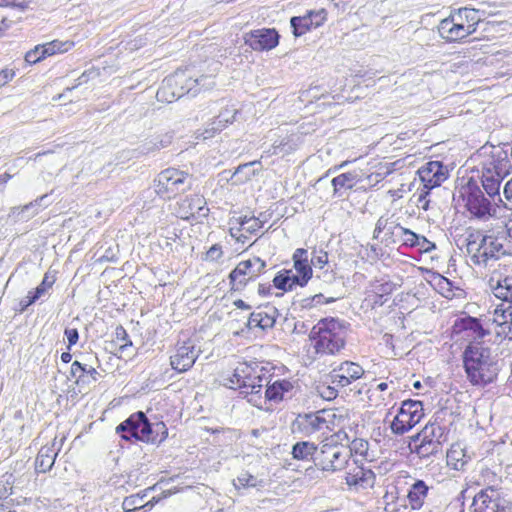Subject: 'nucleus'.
Segmentation results:
<instances>
[{"mask_svg":"<svg viewBox=\"0 0 512 512\" xmlns=\"http://www.w3.org/2000/svg\"><path fill=\"white\" fill-rule=\"evenodd\" d=\"M256 163V161H253L239 165L232 176L234 183H244L246 181H249L255 175L253 166Z\"/></svg>","mask_w":512,"mask_h":512,"instance_id":"35","label":"nucleus"},{"mask_svg":"<svg viewBox=\"0 0 512 512\" xmlns=\"http://www.w3.org/2000/svg\"><path fill=\"white\" fill-rule=\"evenodd\" d=\"M179 218L184 220H200L208 215L209 208L206 206V200L203 196L195 194L187 196L178 202L175 209Z\"/></svg>","mask_w":512,"mask_h":512,"instance_id":"18","label":"nucleus"},{"mask_svg":"<svg viewBox=\"0 0 512 512\" xmlns=\"http://www.w3.org/2000/svg\"><path fill=\"white\" fill-rule=\"evenodd\" d=\"M419 179L426 189H433L441 185L446 179L444 166L440 161H430L418 170Z\"/></svg>","mask_w":512,"mask_h":512,"instance_id":"21","label":"nucleus"},{"mask_svg":"<svg viewBox=\"0 0 512 512\" xmlns=\"http://www.w3.org/2000/svg\"><path fill=\"white\" fill-rule=\"evenodd\" d=\"M157 142L154 140V138L145 141L140 147H139V153L140 154H149L151 152L159 150L158 147L155 146Z\"/></svg>","mask_w":512,"mask_h":512,"instance_id":"58","label":"nucleus"},{"mask_svg":"<svg viewBox=\"0 0 512 512\" xmlns=\"http://www.w3.org/2000/svg\"><path fill=\"white\" fill-rule=\"evenodd\" d=\"M15 76V72L12 69H3L0 71V87L6 85Z\"/></svg>","mask_w":512,"mask_h":512,"instance_id":"62","label":"nucleus"},{"mask_svg":"<svg viewBox=\"0 0 512 512\" xmlns=\"http://www.w3.org/2000/svg\"><path fill=\"white\" fill-rule=\"evenodd\" d=\"M317 446L313 442L300 441L293 445L292 455L296 460L313 461L315 463V456L318 453Z\"/></svg>","mask_w":512,"mask_h":512,"instance_id":"29","label":"nucleus"},{"mask_svg":"<svg viewBox=\"0 0 512 512\" xmlns=\"http://www.w3.org/2000/svg\"><path fill=\"white\" fill-rule=\"evenodd\" d=\"M352 456L348 446L338 443H324L315 456V466L322 471L336 472L344 469Z\"/></svg>","mask_w":512,"mask_h":512,"instance_id":"7","label":"nucleus"},{"mask_svg":"<svg viewBox=\"0 0 512 512\" xmlns=\"http://www.w3.org/2000/svg\"><path fill=\"white\" fill-rule=\"evenodd\" d=\"M422 417V404L419 401H404L397 415L390 423L393 434L403 435L419 423Z\"/></svg>","mask_w":512,"mask_h":512,"instance_id":"11","label":"nucleus"},{"mask_svg":"<svg viewBox=\"0 0 512 512\" xmlns=\"http://www.w3.org/2000/svg\"><path fill=\"white\" fill-rule=\"evenodd\" d=\"M98 375L99 373L94 367L74 361L71 365L69 379H74L77 386L84 387L96 382Z\"/></svg>","mask_w":512,"mask_h":512,"instance_id":"22","label":"nucleus"},{"mask_svg":"<svg viewBox=\"0 0 512 512\" xmlns=\"http://www.w3.org/2000/svg\"><path fill=\"white\" fill-rule=\"evenodd\" d=\"M510 161L507 154L503 151L493 153L482 165V186L487 195L495 200L497 197L502 202L500 196V186L504 177L508 174Z\"/></svg>","mask_w":512,"mask_h":512,"instance_id":"6","label":"nucleus"},{"mask_svg":"<svg viewBox=\"0 0 512 512\" xmlns=\"http://www.w3.org/2000/svg\"><path fill=\"white\" fill-rule=\"evenodd\" d=\"M395 229L400 231V237L404 245L416 247V243L419 241L420 235L400 225H395Z\"/></svg>","mask_w":512,"mask_h":512,"instance_id":"39","label":"nucleus"},{"mask_svg":"<svg viewBox=\"0 0 512 512\" xmlns=\"http://www.w3.org/2000/svg\"><path fill=\"white\" fill-rule=\"evenodd\" d=\"M12 475H4L0 478V499L7 498L12 494Z\"/></svg>","mask_w":512,"mask_h":512,"instance_id":"46","label":"nucleus"},{"mask_svg":"<svg viewBox=\"0 0 512 512\" xmlns=\"http://www.w3.org/2000/svg\"><path fill=\"white\" fill-rule=\"evenodd\" d=\"M463 195L467 210L478 219H486L492 215L493 207L489 198L485 197L475 181H468Z\"/></svg>","mask_w":512,"mask_h":512,"instance_id":"13","label":"nucleus"},{"mask_svg":"<svg viewBox=\"0 0 512 512\" xmlns=\"http://www.w3.org/2000/svg\"><path fill=\"white\" fill-rule=\"evenodd\" d=\"M260 310L252 312L248 318L247 326L249 329L260 328L261 329Z\"/></svg>","mask_w":512,"mask_h":512,"instance_id":"59","label":"nucleus"},{"mask_svg":"<svg viewBox=\"0 0 512 512\" xmlns=\"http://www.w3.org/2000/svg\"><path fill=\"white\" fill-rule=\"evenodd\" d=\"M437 29L440 37L447 42H457L472 34L469 25L463 22V17L456 10L441 20Z\"/></svg>","mask_w":512,"mask_h":512,"instance_id":"14","label":"nucleus"},{"mask_svg":"<svg viewBox=\"0 0 512 512\" xmlns=\"http://www.w3.org/2000/svg\"><path fill=\"white\" fill-rule=\"evenodd\" d=\"M116 433L126 441L132 438L147 443H155L157 441L156 436H154L152 424L142 411L133 413L125 421L120 423L116 427Z\"/></svg>","mask_w":512,"mask_h":512,"instance_id":"8","label":"nucleus"},{"mask_svg":"<svg viewBox=\"0 0 512 512\" xmlns=\"http://www.w3.org/2000/svg\"><path fill=\"white\" fill-rule=\"evenodd\" d=\"M152 429L154 430V436H156L157 439L156 442L163 441L168 435L166 426L163 422H158L152 425Z\"/></svg>","mask_w":512,"mask_h":512,"instance_id":"55","label":"nucleus"},{"mask_svg":"<svg viewBox=\"0 0 512 512\" xmlns=\"http://www.w3.org/2000/svg\"><path fill=\"white\" fill-rule=\"evenodd\" d=\"M233 485L236 489L240 488H262L265 486V480L252 475L248 471H242L235 480Z\"/></svg>","mask_w":512,"mask_h":512,"instance_id":"32","label":"nucleus"},{"mask_svg":"<svg viewBox=\"0 0 512 512\" xmlns=\"http://www.w3.org/2000/svg\"><path fill=\"white\" fill-rule=\"evenodd\" d=\"M312 18L314 28L320 27L327 19V11L325 9L308 11Z\"/></svg>","mask_w":512,"mask_h":512,"instance_id":"48","label":"nucleus"},{"mask_svg":"<svg viewBox=\"0 0 512 512\" xmlns=\"http://www.w3.org/2000/svg\"><path fill=\"white\" fill-rule=\"evenodd\" d=\"M264 222L265 221L262 220L260 217H255L254 219H252V222H250V224H247L246 226H244L243 230H245L251 234L255 233L263 226Z\"/></svg>","mask_w":512,"mask_h":512,"instance_id":"60","label":"nucleus"},{"mask_svg":"<svg viewBox=\"0 0 512 512\" xmlns=\"http://www.w3.org/2000/svg\"><path fill=\"white\" fill-rule=\"evenodd\" d=\"M169 84L174 83L180 87V91L176 94L173 92V96L180 98L185 94H189L192 97L196 96L201 91L210 90L215 86V81L211 75H201L199 77H186L184 72H175V74L167 79Z\"/></svg>","mask_w":512,"mask_h":512,"instance_id":"12","label":"nucleus"},{"mask_svg":"<svg viewBox=\"0 0 512 512\" xmlns=\"http://www.w3.org/2000/svg\"><path fill=\"white\" fill-rule=\"evenodd\" d=\"M340 386L332 385H321L318 387L319 395L325 400H333L338 395V389Z\"/></svg>","mask_w":512,"mask_h":512,"instance_id":"44","label":"nucleus"},{"mask_svg":"<svg viewBox=\"0 0 512 512\" xmlns=\"http://www.w3.org/2000/svg\"><path fill=\"white\" fill-rule=\"evenodd\" d=\"M491 325H494L493 333L496 336L512 340V327L506 319L502 318V320H499V318H495Z\"/></svg>","mask_w":512,"mask_h":512,"instance_id":"38","label":"nucleus"},{"mask_svg":"<svg viewBox=\"0 0 512 512\" xmlns=\"http://www.w3.org/2000/svg\"><path fill=\"white\" fill-rule=\"evenodd\" d=\"M139 502H141V499L136 496L126 497L122 503V507L126 512H130L143 507L142 505L138 506Z\"/></svg>","mask_w":512,"mask_h":512,"instance_id":"53","label":"nucleus"},{"mask_svg":"<svg viewBox=\"0 0 512 512\" xmlns=\"http://www.w3.org/2000/svg\"><path fill=\"white\" fill-rule=\"evenodd\" d=\"M348 329L349 323L338 318L319 320L309 333L315 359L339 354L345 348Z\"/></svg>","mask_w":512,"mask_h":512,"instance_id":"2","label":"nucleus"},{"mask_svg":"<svg viewBox=\"0 0 512 512\" xmlns=\"http://www.w3.org/2000/svg\"><path fill=\"white\" fill-rule=\"evenodd\" d=\"M412 441L419 442L418 445H415V448L412 451L416 453L420 458H429L431 456H436L442 452V444H440V442H430L428 440Z\"/></svg>","mask_w":512,"mask_h":512,"instance_id":"31","label":"nucleus"},{"mask_svg":"<svg viewBox=\"0 0 512 512\" xmlns=\"http://www.w3.org/2000/svg\"><path fill=\"white\" fill-rule=\"evenodd\" d=\"M489 287L496 298L508 302V307L512 308V276H493L489 279Z\"/></svg>","mask_w":512,"mask_h":512,"instance_id":"24","label":"nucleus"},{"mask_svg":"<svg viewBox=\"0 0 512 512\" xmlns=\"http://www.w3.org/2000/svg\"><path fill=\"white\" fill-rule=\"evenodd\" d=\"M311 266L315 269H324L328 264V254L325 251L320 250L319 252L313 251L310 259Z\"/></svg>","mask_w":512,"mask_h":512,"instance_id":"42","label":"nucleus"},{"mask_svg":"<svg viewBox=\"0 0 512 512\" xmlns=\"http://www.w3.org/2000/svg\"><path fill=\"white\" fill-rule=\"evenodd\" d=\"M356 175L351 172L343 173L332 179V186L334 188V194L340 189H352L355 184Z\"/></svg>","mask_w":512,"mask_h":512,"instance_id":"36","label":"nucleus"},{"mask_svg":"<svg viewBox=\"0 0 512 512\" xmlns=\"http://www.w3.org/2000/svg\"><path fill=\"white\" fill-rule=\"evenodd\" d=\"M39 298L40 297L34 291H30L28 295L20 301L22 310L35 303Z\"/></svg>","mask_w":512,"mask_h":512,"instance_id":"63","label":"nucleus"},{"mask_svg":"<svg viewBox=\"0 0 512 512\" xmlns=\"http://www.w3.org/2000/svg\"><path fill=\"white\" fill-rule=\"evenodd\" d=\"M461 322L462 329L468 333V337L473 338L472 341H482L484 337L492 334L490 321L485 320L484 323H482L478 318L468 316L462 319Z\"/></svg>","mask_w":512,"mask_h":512,"instance_id":"23","label":"nucleus"},{"mask_svg":"<svg viewBox=\"0 0 512 512\" xmlns=\"http://www.w3.org/2000/svg\"><path fill=\"white\" fill-rule=\"evenodd\" d=\"M262 397H264V403L269 401H280L284 398L286 393H289L293 389V384L288 380H275L270 384L268 379L264 384Z\"/></svg>","mask_w":512,"mask_h":512,"instance_id":"25","label":"nucleus"},{"mask_svg":"<svg viewBox=\"0 0 512 512\" xmlns=\"http://www.w3.org/2000/svg\"><path fill=\"white\" fill-rule=\"evenodd\" d=\"M293 34L296 37L304 35L306 32L314 28L312 18L307 12L304 16H294L290 19Z\"/></svg>","mask_w":512,"mask_h":512,"instance_id":"33","label":"nucleus"},{"mask_svg":"<svg viewBox=\"0 0 512 512\" xmlns=\"http://www.w3.org/2000/svg\"><path fill=\"white\" fill-rule=\"evenodd\" d=\"M503 194L506 201L512 205V178L505 184Z\"/></svg>","mask_w":512,"mask_h":512,"instance_id":"64","label":"nucleus"},{"mask_svg":"<svg viewBox=\"0 0 512 512\" xmlns=\"http://www.w3.org/2000/svg\"><path fill=\"white\" fill-rule=\"evenodd\" d=\"M55 282V276L51 275L50 273H46L44 275V278L39 286L36 287L34 292L39 296L42 297L45 292L53 286Z\"/></svg>","mask_w":512,"mask_h":512,"instance_id":"45","label":"nucleus"},{"mask_svg":"<svg viewBox=\"0 0 512 512\" xmlns=\"http://www.w3.org/2000/svg\"><path fill=\"white\" fill-rule=\"evenodd\" d=\"M416 247H418L421 252L429 253L436 248V245L425 236L420 235L419 241L416 243Z\"/></svg>","mask_w":512,"mask_h":512,"instance_id":"54","label":"nucleus"},{"mask_svg":"<svg viewBox=\"0 0 512 512\" xmlns=\"http://www.w3.org/2000/svg\"><path fill=\"white\" fill-rule=\"evenodd\" d=\"M498 224L486 231V234H471L467 242V253L473 265L487 268L507 254L504 243L507 241Z\"/></svg>","mask_w":512,"mask_h":512,"instance_id":"4","label":"nucleus"},{"mask_svg":"<svg viewBox=\"0 0 512 512\" xmlns=\"http://www.w3.org/2000/svg\"><path fill=\"white\" fill-rule=\"evenodd\" d=\"M188 173L168 168L160 172L154 180L155 192L163 199H171L180 192H184L190 187Z\"/></svg>","mask_w":512,"mask_h":512,"instance_id":"9","label":"nucleus"},{"mask_svg":"<svg viewBox=\"0 0 512 512\" xmlns=\"http://www.w3.org/2000/svg\"><path fill=\"white\" fill-rule=\"evenodd\" d=\"M324 427H327L326 420L317 413L299 415L292 424V432L303 436H310Z\"/></svg>","mask_w":512,"mask_h":512,"instance_id":"20","label":"nucleus"},{"mask_svg":"<svg viewBox=\"0 0 512 512\" xmlns=\"http://www.w3.org/2000/svg\"><path fill=\"white\" fill-rule=\"evenodd\" d=\"M73 43L71 42H61L58 40H54L52 42L41 45L42 47V56H52L58 52H66L68 51Z\"/></svg>","mask_w":512,"mask_h":512,"instance_id":"37","label":"nucleus"},{"mask_svg":"<svg viewBox=\"0 0 512 512\" xmlns=\"http://www.w3.org/2000/svg\"><path fill=\"white\" fill-rule=\"evenodd\" d=\"M223 128H225V125H220L219 122L215 119L202 133L203 139H209L213 137L215 133L220 132Z\"/></svg>","mask_w":512,"mask_h":512,"instance_id":"51","label":"nucleus"},{"mask_svg":"<svg viewBox=\"0 0 512 512\" xmlns=\"http://www.w3.org/2000/svg\"><path fill=\"white\" fill-rule=\"evenodd\" d=\"M456 11L463 17V22L469 25L471 33H474L478 23L481 21V17L478 15L479 11L468 7L460 8Z\"/></svg>","mask_w":512,"mask_h":512,"instance_id":"34","label":"nucleus"},{"mask_svg":"<svg viewBox=\"0 0 512 512\" xmlns=\"http://www.w3.org/2000/svg\"><path fill=\"white\" fill-rule=\"evenodd\" d=\"M266 380L263 367L257 363H241L234 369L233 374L223 377V385L239 390L249 403L255 407H261L264 404L262 392Z\"/></svg>","mask_w":512,"mask_h":512,"instance_id":"3","label":"nucleus"},{"mask_svg":"<svg viewBox=\"0 0 512 512\" xmlns=\"http://www.w3.org/2000/svg\"><path fill=\"white\" fill-rule=\"evenodd\" d=\"M222 256L221 246L214 244L206 253V260L216 261Z\"/></svg>","mask_w":512,"mask_h":512,"instance_id":"57","label":"nucleus"},{"mask_svg":"<svg viewBox=\"0 0 512 512\" xmlns=\"http://www.w3.org/2000/svg\"><path fill=\"white\" fill-rule=\"evenodd\" d=\"M223 128H225V125H220L219 122L215 119L202 133L203 139H209L213 137L215 133L220 132Z\"/></svg>","mask_w":512,"mask_h":512,"instance_id":"52","label":"nucleus"},{"mask_svg":"<svg viewBox=\"0 0 512 512\" xmlns=\"http://www.w3.org/2000/svg\"><path fill=\"white\" fill-rule=\"evenodd\" d=\"M471 512H506L504 500L493 487H487L478 492L473 499Z\"/></svg>","mask_w":512,"mask_h":512,"instance_id":"16","label":"nucleus"},{"mask_svg":"<svg viewBox=\"0 0 512 512\" xmlns=\"http://www.w3.org/2000/svg\"><path fill=\"white\" fill-rule=\"evenodd\" d=\"M275 314L276 309L274 307L269 308L268 310H260L261 320V329L266 330L268 328H272L275 324Z\"/></svg>","mask_w":512,"mask_h":512,"instance_id":"41","label":"nucleus"},{"mask_svg":"<svg viewBox=\"0 0 512 512\" xmlns=\"http://www.w3.org/2000/svg\"><path fill=\"white\" fill-rule=\"evenodd\" d=\"M64 335L68 340V349H70L73 345L78 342L79 333L76 328H66L64 331Z\"/></svg>","mask_w":512,"mask_h":512,"instance_id":"56","label":"nucleus"},{"mask_svg":"<svg viewBox=\"0 0 512 512\" xmlns=\"http://www.w3.org/2000/svg\"><path fill=\"white\" fill-rule=\"evenodd\" d=\"M55 440H53L51 445H45L39 450L35 460V469L38 473H46L53 467L59 451V448L55 447Z\"/></svg>","mask_w":512,"mask_h":512,"instance_id":"26","label":"nucleus"},{"mask_svg":"<svg viewBox=\"0 0 512 512\" xmlns=\"http://www.w3.org/2000/svg\"><path fill=\"white\" fill-rule=\"evenodd\" d=\"M429 487L423 480H416L409 488L407 498L413 510L422 508L428 495Z\"/></svg>","mask_w":512,"mask_h":512,"instance_id":"27","label":"nucleus"},{"mask_svg":"<svg viewBox=\"0 0 512 512\" xmlns=\"http://www.w3.org/2000/svg\"><path fill=\"white\" fill-rule=\"evenodd\" d=\"M115 339L120 343V350L124 351L127 347L132 346V341L128 333L122 326H117L115 329Z\"/></svg>","mask_w":512,"mask_h":512,"instance_id":"43","label":"nucleus"},{"mask_svg":"<svg viewBox=\"0 0 512 512\" xmlns=\"http://www.w3.org/2000/svg\"><path fill=\"white\" fill-rule=\"evenodd\" d=\"M345 479L346 484L349 486L365 488L373 481L374 474L371 470L355 467L352 471L347 473Z\"/></svg>","mask_w":512,"mask_h":512,"instance_id":"28","label":"nucleus"},{"mask_svg":"<svg viewBox=\"0 0 512 512\" xmlns=\"http://www.w3.org/2000/svg\"><path fill=\"white\" fill-rule=\"evenodd\" d=\"M412 440L437 441L442 444L443 441H445L444 428L438 423H429L419 433L413 436Z\"/></svg>","mask_w":512,"mask_h":512,"instance_id":"30","label":"nucleus"},{"mask_svg":"<svg viewBox=\"0 0 512 512\" xmlns=\"http://www.w3.org/2000/svg\"><path fill=\"white\" fill-rule=\"evenodd\" d=\"M200 353V348L190 339L178 343L174 354L170 356L171 367L178 372H186L194 365Z\"/></svg>","mask_w":512,"mask_h":512,"instance_id":"15","label":"nucleus"},{"mask_svg":"<svg viewBox=\"0 0 512 512\" xmlns=\"http://www.w3.org/2000/svg\"><path fill=\"white\" fill-rule=\"evenodd\" d=\"M364 369L358 363L344 361L330 372L331 384L345 388L364 375Z\"/></svg>","mask_w":512,"mask_h":512,"instance_id":"19","label":"nucleus"},{"mask_svg":"<svg viewBox=\"0 0 512 512\" xmlns=\"http://www.w3.org/2000/svg\"><path fill=\"white\" fill-rule=\"evenodd\" d=\"M498 226L500 227L501 231L504 232L503 234L506 240L512 241V216L506 222L498 224Z\"/></svg>","mask_w":512,"mask_h":512,"instance_id":"61","label":"nucleus"},{"mask_svg":"<svg viewBox=\"0 0 512 512\" xmlns=\"http://www.w3.org/2000/svg\"><path fill=\"white\" fill-rule=\"evenodd\" d=\"M432 189H426L423 187L418 189V199L417 205L420 206L423 210L427 211L429 209L430 200L427 198Z\"/></svg>","mask_w":512,"mask_h":512,"instance_id":"50","label":"nucleus"},{"mask_svg":"<svg viewBox=\"0 0 512 512\" xmlns=\"http://www.w3.org/2000/svg\"><path fill=\"white\" fill-rule=\"evenodd\" d=\"M237 114V111L235 109H225L217 116L216 120L219 122L220 125H225L229 123H233L235 120V116Z\"/></svg>","mask_w":512,"mask_h":512,"instance_id":"47","label":"nucleus"},{"mask_svg":"<svg viewBox=\"0 0 512 512\" xmlns=\"http://www.w3.org/2000/svg\"><path fill=\"white\" fill-rule=\"evenodd\" d=\"M323 299H324L323 294H321V293L315 294L312 297H307V298L302 299L301 306H302V308L310 309L318 304L332 303L335 301V298H327V299H325V301Z\"/></svg>","mask_w":512,"mask_h":512,"instance_id":"40","label":"nucleus"},{"mask_svg":"<svg viewBox=\"0 0 512 512\" xmlns=\"http://www.w3.org/2000/svg\"><path fill=\"white\" fill-rule=\"evenodd\" d=\"M280 35L274 28L252 30L244 35L245 44L254 51H269L279 43Z\"/></svg>","mask_w":512,"mask_h":512,"instance_id":"17","label":"nucleus"},{"mask_svg":"<svg viewBox=\"0 0 512 512\" xmlns=\"http://www.w3.org/2000/svg\"><path fill=\"white\" fill-rule=\"evenodd\" d=\"M46 58L45 56H42V47L41 45L35 46L34 49L28 51L25 55V61L29 64H35L42 59Z\"/></svg>","mask_w":512,"mask_h":512,"instance_id":"49","label":"nucleus"},{"mask_svg":"<svg viewBox=\"0 0 512 512\" xmlns=\"http://www.w3.org/2000/svg\"><path fill=\"white\" fill-rule=\"evenodd\" d=\"M463 366L468 381L474 386L492 383L498 375V358L484 341H471L463 352Z\"/></svg>","mask_w":512,"mask_h":512,"instance_id":"1","label":"nucleus"},{"mask_svg":"<svg viewBox=\"0 0 512 512\" xmlns=\"http://www.w3.org/2000/svg\"><path fill=\"white\" fill-rule=\"evenodd\" d=\"M292 260L294 270L283 269L273 279L274 286L283 291H291L295 287H304L312 278L313 270L308 257V251L298 248L294 251Z\"/></svg>","mask_w":512,"mask_h":512,"instance_id":"5","label":"nucleus"},{"mask_svg":"<svg viewBox=\"0 0 512 512\" xmlns=\"http://www.w3.org/2000/svg\"><path fill=\"white\" fill-rule=\"evenodd\" d=\"M265 267V261L259 257L239 262L229 274L231 289L241 291L249 281L257 278Z\"/></svg>","mask_w":512,"mask_h":512,"instance_id":"10","label":"nucleus"}]
</instances>
